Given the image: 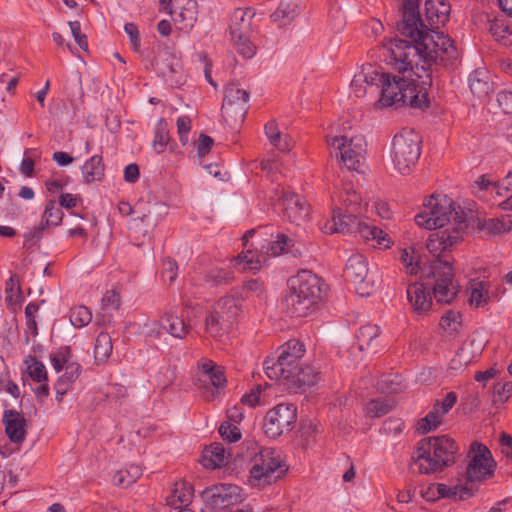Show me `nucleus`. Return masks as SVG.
I'll use <instances>...</instances> for the list:
<instances>
[{
  "label": "nucleus",
  "mask_w": 512,
  "mask_h": 512,
  "mask_svg": "<svg viewBox=\"0 0 512 512\" xmlns=\"http://www.w3.org/2000/svg\"><path fill=\"white\" fill-rule=\"evenodd\" d=\"M296 421V409L292 404H278L269 410L264 419V433L276 439L284 432L291 430Z\"/></svg>",
  "instance_id": "4468645a"
},
{
  "label": "nucleus",
  "mask_w": 512,
  "mask_h": 512,
  "mask_svg": "<svg viewBox=\"0 0 512 512\" xmlns=\"http://www.w3.org/2000/svg\"><path fill=\"white\" fill-rule=\"evenodd\" d=\"M497 101L502 110L509 114L512 113V92L501 91L498 93Z\"/></svg>",
  "instance_id": "774afa93"
},
{
  "label": "nucleus",
  "mask_w": 512,
  "mask_h": 512,
  "mask_svg": "<svg viewBox=\"0 0 512 512\" xmlns=\"http://www.w3.org/2000/svg\"><path fill=\"white\" fill-rule=\"evenodd\" d=\"M175 380V368L168 363L160 366L158 373L155 375V381L158 387L166 389Z\"/></svg>",
  "instance_id": "864d4df0"
},
{
  "label": "nucleus",
  "mask_w": 512,
  "mask_h": 512,
  "mask_svg": "<svg viewBox=\"0 0 512 512\" xmlns=\"http://www.w3.org/2000/svg\"><path fill=\"white\" fill-rule=\"evenodd\" d=\"M261 247L260 252L249 249L233 259L234 268L239 271L257 272L265 265L267 256H278L288 252L294 256L301 255L300 246L295 247V243L282 233L272 236V239Z\"/></svg>",
  "instance_id": "39448f33"
},
{
  "label": "nucleus",
  "mask_w": 512,
  "mask_h": 512,
  "mask_svg": "<svg viewBox=\"0 0 512 512\" xmlns=\"http://www.w3.org/2000/svg\"><path fill=\"white\" fill-rule=\"evenodd\" d=\"M26 371L29 377L37 382H47V371L45 365L38 361L35 357H29L25 360Z\"/></svg>",
  "instance_id": "37998d69"
},
{
  "label": "nucleus",
  "mask_w": 512,
  "mask_h": 512,
  "mask_svg": "<svg viewBox=\"0 0 512 512\" xmlns=\"http://www.w3.org/2000/svg\"><path fill=\"white\" fill-rule=\"evenodd\" d=\"M64 370V374L58 378L54 385L57 401L62 400V397L67 393L70 385L79 377L81 366L77 362L72 361L67 364Z\"/></svg>",
  "instance_id": "c756f323"
},
{
  "label": "nucleus",
  "mask_w": 512,
  "mask_h": 512,
  "mask_svg": "<svg viewBox=\"0 0 512 512\" xmlns=\"http://www.w3.org/2000/svg\"><path fill=\"white\" fill-rule=\"evenodd\" d=\"M237 52L246 59H250L255 55L256 47L248 38V34H244L240 39H232Z\"/></svg>",
  "instance_id": "13d9d810"
},
{
  "label": "nucleus",
  "mask_w": 512,
  "mask_h": 512,
  "mask_svg": "<svg viewBox=\"0 0 512 512\" xmlns=\"http://www.w3.org/2000/svg\"><path fill=\"white\" fill-rule=\"evenodd\" d=\"M296 15V5L292 2L284 1L281 2L276 9V11L272 14V18L276 22H280V24H286L291 21Z\"/></svg>",
  "instance_id": "3c124183"
},
{
  "label": "nucleus",
  "mask_w": 512,
  "mask_h": 512,
  "mask_svg": "<svg viewBox=\"0 0 512 512\" xmlns=\"http://www.w3.org/2000/svg\"><path fill=\"white\" fill-rule=\"evenodd\" d=\"M355 230L359 232L362 238L375 241L379 247L389 248L392 245L389 235L370 222L357 219Z\"/></svg>",
  "instance_id": "cd10ccee"
},
{
  "label": "nucleus",
  "mask_w": 512,
  "mask_h": 512,
  "mask_svg": "<svg viewBox=\"0 0 512 512\" xmlns=\"http://www.w3.org/2000/svg\"><path fill=\"white\" fill-rule=\"evenodd\" d=\"M344 274L355 285L359 295L368 296L371 293L373 282L368 277V263L362 254H354L347 260Z\"/></svg>",
  "instance_id": "dca6fc26"
},
{
  "label": "nucleus",
  "mask_w": 512,
  "mask_h": 512,
  "mask_svg": "<svg viewBox=\"0 0 512 512\" xmlns=\"http://www.w3.org/2000/svg\"><path fill=\"white\" fill-rule=\"evenodd\" d=\"M305 352L304 345L290 340L279 350L277 357H269L263 363L265 374L270 379L287 381L300 368L298 362Z\"/></svg>",
  "instance_id": "1a4fd4ad"
},
{
  "label": "nucleus",
  "mask_w": 512,
  "mask_h": 512,
  "mask_svg": "<svg viewBox=\"0 0 512 512\" xmlns=\"http://www.w3.org/2000/svg\"><path fill=\"white\" fill-rule=\"evenodd\" d=\"M228 455L224 447L219 443L206 447L202 454V464L208 469H216L226 465Z\"/></svg>",
  "instance_id": "7c9ffc66"
},
{
  "label": "nucleus",
  "mask_w": 512,
  "mask_h": 512,
  "mask_svg": "<svg viewBox=\"0 0 512 512\" xmlns=\"http://www.w3.org/2000/svg\"><path fill=\"white\" fill-rule=\"evenodd\" d=\"M407 299L414 311L423 313L431 307V296L421 283L410 284L407 288Z\"/></svg>",
  "instance_id": "bb28decb"
},
{
  "label": "nucleus",
  "mask_w": 512,
  "mask_h": 512,
  "mask_svg": "<svg viewBox=\"0 0 512 512\" xmlns=\"http://www.w3.org/2000/svg\"><path fill=\"white\" fill-rule=\"evenodd\" d=\"M120 305V297L116 291H107L102 297V308L106 311L116 310Z\"/></svg>",
  "instance_id": "0e129e2a"
},
{
  "label": "nucleus",
  "mask_w": 512,
  "mask_h": 512,
  "mask_svg": "<svg viewBox=\"0 0 512 512\" xmlns=\"http://www.w3.org/2000/svg\"><path fill=\"white\" fill-rule=\"evenodd\" d=\"M51 364L56 372H61L67 364L71 363V351L69 347H61L50 354Z\"/></svg>",
  "instance_id": "09e8293b"
},
{
  "label": "nucleus",
  "mask_w": 512,
  "mask_h": 512,
  "mask_svg": "<svg viewBox=\"0 0 512 512\" xmlns=\"http://www.w3.org/2000/svg\"><path fill=\"white\" fill-rule=\"evenodd\" d=\"M357 218L351 213L342 214L340 209L333 211L332 221L325 225V232L329 233H347L353 232L356 226Z\"/></svg>",
  "instance_id": "c85d7f7f"
},
{
  "label": "nucleus",
  "mask_w": 512,
  "mask_h": 512,
  "mask_svg": "<svg viewBox=\"0 0 512 512\" xmlns=\"http://www.w3.org/2000/svg\"><path fill=\"white\" fill-rule=\"evenodd\" d=\"M288 470L282 453L273 448H262L255 456L250 469L249 483L264 487L280 479Z\"/></svg>",
  "instance_id": "0eeeda50"
},
{
  "label": "nucleus",
  "mask_w": 512,
  "mask_h": 512,
  "mask_svg": "<svg viewBox=\"0 0 512 512\" xmlns=\"http://www.w3.org/2000/svg\"><path fill=\"white\" fill-rule=\"evenodd\" d=\"M113 350L112 338L106 332H101L96 338L94 356L98 363L107 361Z\"/></svg>",
  "instance_id": "58836bf2"
},
{
  "label": "nucleus",
  "mask_w": 512,
  "mask_h": 512,
  "mask_svg": "<svg viewBox=\"0 0 512 512\" xmlns=\"http://www.w3.org/2000/svg\"><path fill=\"white\" fill-rule=\"evenodd\" d=\"M430 270L434 277L433 294L436 301L444 304L451 303L458 293V285L453 278L450 260H433Z\"/></svg>",
  "instance_id": "9b49d317"
},
{
  "label": "nucleus",
  "mask_w": 512,
  "mask_h": 512,
  "mask_svg": "<svg viewBox=\"0 0 512 512\" xmlns=\"http://www.w3.org/2000/svg\"><path fill=\"white\" fill-rule=\"evenodd\" d=\"M436 490L438 497H447L454 500H464L473 495L474 487L470 484H455L452 486L438 483L433 486Z\"/></svg>",
  "instance_id": "2f4dec72"
},
{
  "label": "nucleus",
  "mask_w": 512,
  "mask_h": 512,
  "mask_svg": "<svg viewBox=\"0 0 512 512\" xmlns=\"http://www.w3.org/2000/svg\"><path fill=\"white\" fill-rule=\"evenodd\" d=\"M68 25L70 27L71 34H72L75 42L79 46V48L84 50V51H87L88 50L87 37H86V35L81 33L80 22H78V21H70L68 23Z\"/></svg>",
  "instance_id": "680f3d73"
},
{
  "label": "nucleus",
  "mask_w": 512,
  "mask_h": 512,
  "mask_svg": "<svg viewBox=\"0 0 512 512\" xmlns=\"http://www.w3.org/2000/svg\"><path fill=\"white\" fill-rule=\"evenodd\" d=\"M379 78V71L371 65L365 66L362 70L354 75L351 81V93L356 98H361L366 95L368 89L376 90L377 80Z\"/></svg>",
  "instance_id": "412c9836"
},
{
  "label": "nucleus",
  "mask_w": 512,
  "mask_h": 512,
  "mask_svg": "<svg viewBox=\"0 0 512 512\" xmlns=\"http://www.w3.org/2000/svg\"><path fill=\"white\" fill-rule=\"evenodd\" d=\"M193 498L192 486L183 480L175 482L169 495L166 497V503L174 510L189 509L188 506Z\"/></svg>",
  "instance_id": "5701e85b"
},
{
  "label": "nucleus",
  "mask_w": 512,
  "mask_h": 512,
  "mask_svg": "<svg viewBox=\"0 0 512 512\" xmlns=\"http://www.w3.org/2000/svg\"><path fill=\"white\" fill-rule=\"evenodd\" d=\"M92 320V313L85 306H76L71 309L70 322L76 328L87 326Z\"/></svg>",
  "instance_id": "603ef678"
},
{
  "label": "nucleus",
  "mask_w": 512,
  "mask_h": 512,
  "mask_svg": "<svg viewBox=\"0 0 512 512\" xmlns=\"http://www.w3.org/2000/svg\"><path fill=\"white\" fill-rule=\"evenodd\" d=\"M320 379L319 373L313 367H300L294 375L287 380L295 386L315 385Z\"/></svg>",
  "instance_id": "e433bc0d"
},
{
  "label": "nucleus",
  "mask_w": 512,
  "mask_h": 512,
  "mask_svg": "<svg viewBox=\"0 0 512 512\" xmlns=\"http://www.w3.org/2000/svg\"><path fill=\"white\" fill-rule=\"evenodd\" d=\"M177 264L175 261L171 259H165L162 264V278L163 280L169 281V283L173 282L177 277Z\"/></svg>",
  "instance_id": "e2e57ef3"
},
{
  "label": "nucleus",
  "mask_w": 512,
  "mask_h": 512,
  "mask_svg": "<svg viewBox=\"0 0 512 512\" xmlns=\"http://www.w3.org/2000/svg\"><path fill=\"white\" fill-rule=\"evenodd\" d=\"M458 446L448 436L422 439L412 456V469L421 474L441 471L454 461Z\"/></svg>",
  "instance_id": "7ed1b4c3"
},
{
  "label": "nucleus",
  "mask_w": 512,
  "mask_h": 512,
  "mask_svg": "<svg viewBox=\"0 0 512 512\" xmlns=\"http://www.w3.org/2000/svg\"><path fill=\"white\" fill-rule=\"evenodd\" d=\"M63 215L62 210L57 207L55 201H48L41 222L36 228L37 236H40L50 226H58L63 219Z\"/></svg>",
  "instance_id": "f704fd0d"
},
{
  "label": "nucleus",
  "mask_w": 512,
  "mask_h": 512,
  "mask_svg": "<svg viewBox=\"0 0 512 512\" xmlns=\"http://www.w3.org/2000/svg\"><path fill=\"white\" fill-rule=\"evenodd\" d=\"M456 400V394L449 392L442 401H437L433 409L418 423V431L426 434L435 430L441 424L442 417L454 406Z\"/></svg>",
  "instance_id": "aec40b11"
},
{
  "label": "nucleus",
  "mask_w": 512,
  "mask_h": 512,
  "mask_svg": "<svg viewBox=\"0 0 512 512\" xmlns=\"http://www.w3.org/2000/svg\"><path fill=\"white\" fill-rule=\"evenodd\" d=\"M266 387H263L262 385H256L254 388L251 389L249 393H246L242 396L241 402L242 404L248 406V407H255L256 405H262L265 404L266 398H265V391Z\"/></svg>",
  "instance_id": "5fc2aeb1"
},
{
  "label": "nucleus",
  "mask_w": 512,
  "mask_h": 512,
  "mask_svg": "<svg viewBox=\"0 0 512 512\" xmlns=\"http://www.w3.org/2000/svg\"><path fill=\"white\" fill-rule=\"evenodd\" d=\"M142 475V470L138 465L131 464L127 468L119 470L113 477V482L119 486H129Z\"/></svg>",
  "instance_id": "a19ab883"
},
{
  "label": "nucleus",
  "mask_w": 512,
  "mask_h": 512,
  "mask_svg": "<svg viewBox=\"0 0 512 512\" xmlns=\"http://www.w3.org/2000/svg\"><path fill=\"white\" fill-rule=\"evenodd\" d=\"M214 144L213 139L205 134H200L197 141V155L199 158H203L211 150Z\"/></svg>",
  "instance_id": "69168bd1"
},
{
  "label": "nucleus",
  "mask_w": 512,
  "mask_h": 512,
  "mask_svg": "<svg viewBox=\"0 0 512 512\" xmlns=\"http://www.w3.org/2000/svg\"><path fill=\"white\" fill-rule=\"evenodd\" d=\"M249 94L238 86L231 85L226 89L222 109L227 113L232 112L235 116L244 117L247 111Z\"/></svg>",
  "instance_id": "4be33fe9"
},
{
  "label": "nucleus",
  "mask_w": 512,
  "mask_h": 512,
  "mask_svg": "<svg viewBox=\"0 0 512 512\" xmlns=\"http://www.w3.org/2000/svg\"><path fill=\"white\" fill-rule=\"evenodd\" d=\"M478 228L482 231H486L489 234H500L509 230V226L498 218L479 220Z\"/></svg>",
  "instance_id": "6e6d98bb"
},
{
  "label": "nucleus",
  "mask_w": 512,
  "mask_h": 512,
  "mask_svg": "<svg viewBox=\"0 0 512 512\" xmlns=\"http://www.w3.org/2000/svg\"><path fill=\"white\" fill-rule=\"evenodd\" d=\"M482 76L483 72L476 70L468 78L471 92L478 97L487 95L490 89L489 83Z\"/></svg>",
  "instance_id": "8fccbe9b"
},
{
  "label": "nucleus",
  "mask_w": 512,
  "mask_h": 512,
  "mask_svg": "<svg viewBox=\"0 0 512 512\" xmlns=\"http://www.w3.org/2000/svg\"><path fill=\"white\" fill-rule=\"evenodd\" d=\"M242 303L243 299L238 294L220 298L206 320L207 332L213 337H218L227 331L242 313Z\"/></svg>",
  "instance_id": "9d476101"
},
{
  "label": "nucleus",
  "mask_w": 512,
  "mask_h": 512,
  "mask_svg": "<svg viewBox=\"0 0 512 512\" xmlns=\"http://www.w3.org/2000/svg\"><path fill=\"white\" fill-rule=\"evenodd\" d=\"M162 327L164 331L179 339H183L190 330L183 318L173 313H167L162 317Z\"/></svg>",
  "instance_id": "c9c22d12"
},
{
  "label": "nucleus",
  "mask_w": 512,
  "mask_h": 512,
  "mask_svg": "<svg viewBox=\"0 0 512 512\" xmlns=\"http://www.w3.org/2000/svg\"><path fill=\"white\" fill-rule=\"evenodd\" d=\"M421 137L412 129L397 133L391 144V159L394 168L402 175L409 174L421 154Z\"/></svg>",
  "instance_id": "6e6552de"
},
{
  "label": "nucleus",
  "mask_w": 512,
  "mask_h": 512,
  "mask_svg": "<svg viewBox=\"0 0 512 512\" xmlns=\"http://www.w3.org/2000/svg\"><path fill=\"white\" fill-rule=\"evenodd\" d=\"M276 200L284 211V215L293 223L299 224L309 218V207L300 196L277 188L275 195L271 197Z\"/></svg>",
  "instance_id": "a211bd4d"
},
{
  "label": "nucleus",
  "mask_w": 512,
  "mask_h": 512,
  "mask_svg": "<svg viewBox=\"0 0 512 512\" xmlns=\"http://www.w3.org/2000/svg\"><path fill=\"white\" fill-rule=\"evenodd\" d=\"M403 1L404 0H400L399 20L396 23V27L398 26V23L401 21V18H402L401 8L403 5ZM420 1L421 0H419L418 3H420ZM417 10L419 13V17H421L420 12H419V4H417ZM425 12H426L427 22L432 27L431 29H429V28H427V26L425 24H423L425 26L426 31L429 33H438V31H435L433 28L439 27L440 25H444L448 21L449 15H450V5L446 2H444L443 0H426L425 1ZM420 19H422V18H420ZM421 21H422V23H424L423 20H421ZM439 34L443 35L442 32H439ZM444 36H445V34H444ZM446 37H448V36L446 35Z\"/></svg>",
  "instance_id": "6ab92c4d"
},
{
  "label": "nucleus",
  "mask_w": 512,
  "mask_h": 512,
  "mask_svg": "<svg viewBox=\"0 0 512 512\" xmlns=\"http://www.w3.org/2000/svg\"><path fill=\"white\" fill-rule=\"evenodd\" d=\"M327 145L339 156L341 163L349 170L362 171L365 164L366 141L361 134L352 131L328 136Z\"/></svg>",
  "instance_id": "423d86ee"
},
{
  "label": "nucleus",
  "mask_w": 512,
  "mask_h": 512,
  "mask_svg": "<svg viewBox=\"0 0 512 512\" xmlns=\"http://www.w3.org/2000/svg\"><path fill=\"white\" fill-rule=\"evenodd\" d=\"M201 371L203 377L211 382V384L216 387H222L225 384L224 372L221 367L214 364V362L210 360H205L201 363Z\"/></svg>",
  "instance_id": "ea45409f"
},
{
  "label": "nucleus",
  "mask_w": 512,
  "mask_h": 512,
  "mask_svg": "<svg viewBox=\"0 0 512 512\" xmlns=\"http://www.w3.org/2000/svg\"><path fill=\"white\" fill-rule=\"evenodd\" d=\"M466 228L467 224H458V226L439 229V231L432 233L426 246L429 253L435 257L434 260H442L440 258L442 253L451 249L462 239Z\"/></svg>",
  "instance_id": "f3484780"
},
{
  "label": "nucleus",
  "mask_w": 512,
  "mask_h": 512,
  "mask_svg": "<svg viewBox=\"0 0 512 512\" xmlns=\"http://www.w3.org/2000/svg\"><path fill=\"white\" fill-rule=\"evenodd\" d=\"M419 227L428 230L445 229L467 224L464 210L447 195H432L415 216Z\"/></svg>",
  "instance_id": "20e7f679"
},
{
  "label": "nucleus",
  "mask_w": 512,
  "mask_h": 512,
  "mask_svg": "<svg viewBox=\"0 0 512 512\" xmlns=\"http://www.w3.org/2000/svg\"><path fill=\"white\" fill-rule=\"evenodd\" d=\"M399 260L405 267L406 273L411 275L418 273L419 257L413 248L400 249Z\"/></svg>",
  "instance_id": "c03bdc74"
},
{
  "label": "nucleus",
  "mask_w": 512,
  "mask_h": 512,
  "mask_svg": "<svg viewBox=\"0 0 512 512\" xmlns=\"http://www.w3.org/2000/svg\"><path fill=\"white\" fill-rule=\"evenodd\" d=\"M169 142V132L167 129V123L164 119H160L157 122L155 129V136L153 140V148L156 153L160 154L164 152Z\"/></svg>",
  "instance_id": "de8ad7c7"
},
{
  "label": "nucleus",
  "mask_w": 512,
  "mask_h": 512,
  "mask_svg": "<svg viewBox=\"0 0 512 512\" xmlns=\"http://www.w3.org/2000/svg\"><path fill=\"white\" fill-rule=\"evenodd\" d=\"M441 328L448 334L458 332L462 327V316L460 312L449 310L440 320Z\"/></svg>",
  "instance_id": "49530a36"
},
{
  "label": "nucleus",
  "mask_w": 512,
  "mask_h": 512,
  "mask_svg": "<svg viewBox=\"0 0 512 512\" xmlns=\"http://www.w3.org/2000/svg\"><path fill=\"white\" fill-rule=\"evenodd\" d=\"M168 214V207L163 202H154L149 205L148 212L142 217L133 220L135 228L144 226L143 235L146 236L149 230L154 229L158 223Z\"/></svg>",
  "instance_id": "393cba45"
},
{
  "label": "nucleus",
  "mask_w": 512,
  "mask_h": 512,
  "mask_svg": "<svg viewBox=\"0 0 512 512\" xmlns=\"http://www.w3.org/2000/svg\"><path fill=\"white\" fill-rule=\"evenodd\" d=\"M489 30L496 41H504L512 36V23L506 17L494 19Z\"/></svg>",
  "instance_id": "79ce46f5"
},
{
  "label": "nucleus",
  "mask_w": 512,
  "mask_h": 512,
  "mask_svg": "<svg viewBox=\"0 0 512 512\" xmlns=\"http://www.w3.org/2000/svg\"><path fill=\"white\" fill-rule=\"evenodd\" d=\"M254 13L251 8H237L230 18L231 39H240L244 34H249Z\"/></svg>",
  "instance_id": "a878e982"
},
{
  "label": "nucleus",
  "mask_w": 512,
  "mask_h": 512,
  "mask_svg": "<svg viewBox=\"0 0 512 512\" xmlns=\"http://www.w3.org/2000/svg\"><path fill=\"white\" fill-rule=\"evenodd\" d=\"M5 431L13 443H22L26 436V420L16 410H5L3 415Z\"/></svg>",
  "instance_id": "b1692460"
},
{
  "label": "nucleus",
  "mask_w": 512,
  "mask_h": 512,
  "mask_svg": "<svg viewBox=\"0 0 512 512\" xmlns=\"http://www.w3.org/2000/svg\"><path fill=\"white\" fill-rule=\"evenodd\" d=\"M340 201L347 207H352L360 205L361 197L352 187H346L345 194L341 195Z\"/></svg>",
  "instance_id": "338daca9"
},
{
  "label": "nucleus",
  "mask_w": 512,
  "mask_h": 512,
  "mask_svg": "<svg viewBox=\"0 0 512 512\" xmlns=\"http://www.w3.org/2000/svg\"><path fill=\"white\" fill-rule=\"evenodd\" d=\"M394 407V402L387 398L370 400L365 406V415L369 418H378L388 414Z\"/></svg>",
  "instance_id": "4c0bfd02"
},
{
  "label": "nucleus",
  "mask_w": 512,
  "mask_h": 512,
  "mask_svg": "<svg viewBox=\"0 0 512 512\" xmlns=\"http://www.w3.org/2000/svg\"><path fill=\"white\" fill-rule=\"evenodd\" d=\"M241 488L233 484H221L203 492L202 512H228V509L241 501Z\"/></svg>",
  "instance_id": "ddd939ff"
},
{
  "label": "nucleus",
  "mask_w": 512,
  "mask_h": 512,
  "mask_svg": "<svg viewBox=\"0 0 512 512\" xmlns=\"http://www.w3.org/2000/svg\"><path fill=\"white\" fill-rule=\"evenodd\" d=\"M469 304L473 307H484L491 299L488 284L483 281L471 280L468 285Z\"/></svg>",
  "instance_id": "72a5a7b5"
},
{
  "label": "nucleus",
  "mask_w": 512,
  "mask_h": 512,
  "mask_svg": "<svg viewBox=\"0 0 512 512\" xmlns=\"http://www.w3.org/2000/svg\"><path fill=\"white\" fill-rule=\"evenodd\" d=\"M419 0H404L397 31L407 38L391 39L384 45L388 65L402 75L379 72L376 90L380 91L378 107L427 106V87L432 84L433 65L453 64L459 57L453 41L439 33H429L417 10Z\"/></svg>",
  "instance_id": "f257e3e1"
},
{
  "label": "nucleus",
  "mask_w": 512,
  "mask_h": 512,
  "mask_svg": "<svg viewBox=\"0 0 512 512\" xmlns=\"http://www.w3.org/2000/svg\"><path fill=\"white\" fill-rule=\"evenodd\" d=\"M163 331L162 318L159 321H147L139 327V333L149 338L159 337Z\"/></svg>",
  "instance_id": "bf43d9fd"
},
{
  "label": "nucleus",
  "mask_w": 512,
  "mask_h": 512,
  "mask_svg": "<svg viewBox=\"0 0 512 512\" xmlns=\"http://www.w3.org/2000/svg\"><path fill=\"white\" fill-rule=\"evenodd\" d=\"M159 3L172 16L178 29L188 32L194 27L198 15L195 0H159Z\"/></svg>",
  "instance_id": "2eb2a0df"
},
{
  "label": "nucleus",
  "mask_w": 512,
  "mask_h": 512,
  "mask_svg": "<svg viewBox=\"0 0 512 512\" xmlns=\"http://www.w3.org/2000/svg\"><path fill=\"white\" fill-rule=\"evenodd\" d=\"M83 180L86 184L101 181L104 176V164L100 155H93L81 167Z\"/></svg>",
  "instance_id": "473e14b6"
},
{
  "label": "nucleus",
  "mask_w": 512,
  "mask_h": 512,
  "mask_svg": "<svg viewBox=\"0 0 512 512\" xmlns=\"http://www.w3.org/2000/svg\"><path fill=\"white\" fill-rule=\"evenodd\" d=\"M379 335V327L373 324L361 326L357 334L358 345L360 350L369 348Z\"/></svg>",
  "instance_id": "a18cd8bd"
},
{
  "label": "nucleus",
  "mask_w": 512,
  "mask_h": 512,
  "mask_svg": "<svg viewBox=\"0 0 512 512\" xmlns=\"http://www.w3.org/2000/svg\"><path fill=\"white\" fill-rule=\"evenodd\" d=\"M322 280L308 270H302L289 280V292L284 304L292 317H306L321 301L324 293Z\"/></svg>",
  "instance_id": "f03ea898"
},
{
  "label": "nucleus",
  "mask_w": 512,
  "mask_h": 512,
  "mask_svg": "<svg viewBox=\"0 0 512 512\" xmlns=\"http://www.w3.org/2000/svg\"><path fill=\"white\" fill-rule=\"evenodd\" d=\"M468 458L469 463L465 474L467 482H480L493 475L496 463L485 445L478 442L472 443Z\"/></svg>",
  "instance_id": "f8f14e48"
},
{
  "label": "nucleus",
  "mask_w": 512,
  "mask_h": 512,
  "mask_svg": "<svg viewBox=\"0 0 512 512\" xmlns=\"http://www.w3.org/2000/svg\"><path fill=\"white\" fill-rule=\"evenodd\" d=\"M219 434L223 438V440L234 443L241 439V431L238 428L237 424L231 423L229 421H224L219 427Z\"/></svg>",
  "instance_id": "4d7b16f0"
},
{
  "label": "nucleus",
  "mask_w": 512,
  "mask_h": 512,
  "mask_svg": "<svg viewBox=\"0 0 512 512\" xmlns=\"http://www.w3.org/2000/svg\"><path fill=\"white\" fill-rule=\"evenodd\" d=\"M176 125L179 140L182 145H186L188 143V135L192 127L191 119L188 116H180L177 119Z\"/></svg>",
  "instance_id": "052dcab7"
}]
</instances>
